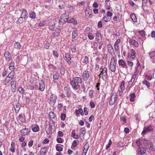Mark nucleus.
<instances>
[{"instance_id": "f257e3e1", "label": "nucleus", "mask_w": 155, "mask_h": 155, "mask_svg": "<svg viewBox=\"0 0 155 155\" xmlns=\"http://www.w3.org/2000/svg\"><path fill=\"white\" fill-rule=\"evenodd\" d=\"M71 84L73 88L75 90H78L80 88L81 85V80L80 77H75L72 79H70Z\"/></svg>"}, {"instance_id": "f03ea898", "label": "nucleus", "mask_w": 155, "mask_h": 155, "mask_svg": "<svg viewBox=\"0 0 155 155\" xmlns=\"http://www.w3.org/2000/svg\"><path fill=\"white\" fill-rule=\"evenodd\" d=\"M143 144L144 147L150 151L155 150V148L153 146L152 143L149 140L147 139L143 140Z\"/></svg>"}, {"instance_id": "7ed1b4c3", "label": "nucleus", "mask_w": 155, "mask_h": 155, "mask_svg": "<svg viewBox=\"0 0 155 155\" xmlns=\"http://www.w3.org/2000/svg\"><path fill=\"white\" fill-rule=\"evenodd\" d=\"M69 18V15L65 13L63 14L60 17L59 23L60 24L63 25L66 22H67Z\"/></svg>"}, {"instance_id": "20e7f679", "label": "nucleus", "mask_w": 155, "mask_h": 155, "mask_svg": "<svg viewBox=\"0 0 155 155\" xmlns=\"http://www.w3.org/2000/svg\"><path fill=\"white\" fill-rule=\"evenodd\" d=\"M110 68L113 72H114L116 69V63L115 59L114 57H112L110 60Z\"/></svg>"}, {"instance_id": "39448f33", "label": "nucleus", "mask_w": 155, "mask_h": 155, "mask_svg": "<svg viewBox=\"0 0 155 155\" xmlns=\"http://www.w3.org/2000/svg\"><path fill=\"white\" fill-rule=\"evenodd\" d=\"M117 94L114 92V93L109 100V104L110 105H112L114 104L115 103V101L117 100Z\"/></svg>"}, {"instance_id": "423d86ee", "label": "nucleus", "mask_w": 155, "mask_h": 155, "mask_svg": "<svg viewBox=\"0 0 155 155\" xmlns=\"http://www.w3.org/2000/svg\"><path fill=\"white\" fill-rule=\"evenodd\" d=\"M101 71V73L100 74L99 76H101L102 78L104 77L105 78H107V69L106 67L104 68H101L100 69Z\"/></svg>"}, {"instance_id": "0eeeda50", "label": "nucleus", "mask_w": 155, "mask_h": 155, "mask_svg": "<svg viewBox=\"0 0 155 155\" xmlns=\"http://www.w3.org/2000/svg\"><path fill=\"white\" fill-rule=\"evenodd\" d=\"M153 129V127L151 126H150L147 127H145L144 128L141 134L143 135L145 134L147 132L152 131Z\"/></svg>"}, {"instance_id": "6e6552de", "label": "nucleus", "mask_w": 155, "mask_h": 155, "mask_svg": "<svg viewBox=\"0 0 155 155\" xmlns=\"http://www.w3.org/2000/svg\"><path fill=\"white\" fill-rule=\"evenodd\" d=\"M78 31L76 29H74L73 32L72 33V37L73 39L72 40V41H74L77 39L78 38Z\"/></svg>"}, {"instance_id": "1a4fd4ad", "label": "nucleus", "mask_w": 155, "mask_h": 155, "mask_svg": "<svg viewBox=\"0 0 155 155\" xmlns=\"http://www.w3.org/2000/svg\"><path fill=\"white\" fill-rule=\"evenodd\" d=\"M128 55H129L132 59H134L136 57V52L132 48L130 49V53H129Z\"/></svg>"}, {"instance_id": "9d476101", "label": "nucleus", "mask_w": 155, "mask_h": 155, "mask_svg": "<svg viewBox=\"0 0 155 155\" xmlns=\"http://www.w3.org/2000/svg\"><path fill=\"white\" fill-rule=\"evenodd\" d=\"M118 64L120 66H121L123 68H127L124 61L122 59H120L119 60Z\"/></svg>"}, {"instance_id": "9b49d317", "label": "nucleus", "mask_w": 155, "mask_h": 155, "mask_svg": "<svg viewBox=\"0 0 155 155\" xmlns=\"http://www.w3.org/2000/svg\"><path fill=\"white\" fill-rule=\"evenodd\" d=\"M137 151L138 153L140 155H143L145 154L146 152L145 149L143 147H140L137 149Z\"/></svg>"}, {"instance_id": "f8f14e48", "label": "nucleus", "mask_w": 155, "mask_h": 155, "mask_svg": "<svg viewBox=\"0 0 155 155\" xmlns=\"http://www.w3.org/2000/svg\"><path fill=\"white\" fill-rule=\"evenodd\" d=\"M57 98V97L55 94H52L50 96V100L51 101L54 103L56 102Z\"/></svg>"}, {"instance_id": "ddd939ff", "label": "nucleus", "mask_w": 155, "mask_h": 155, "mask_svg": "<svg viewBox=\"0 0 155 155\" xmlns=\"http://www.w3.org/2000/svg\"><path fill=\"white\" fill-rule=\"evenodd\" d=\"M129 42L132 45L136 47H137L139 46V44L136 41L132 39L129 40Z\"/></svg>"}, {"instance_id": "4468645a", "label": "nucleus", "mask_w": 155, "mask_h": 155, "mask_svg": "<svg viewBox=\"0 0 155 155\" xmlns=\"http://www.w3.org/2000/svg\"><path fill=\"white\" fill-rule=\"evenodd\" d=\"M107 48L108 51L111 54H112L114 51V48L111 45L109 44L107 45Z\"/></svg>"}, {"instance_id": "2eb2a0df", "label": "nucleus", "mask_w": 155, "mask_h": 155, "mask_svg": "<svg viewBox=\"0 0 155 155\" xmlns=\"http://www.w3.org/2000/svg\"><path fill=\"white\" fill-rule=\"evenodd\" d=\"M21 16L26 19L27 18H28V14L27 12L25 9H22Z\"/></svg>"}, {"instance_id": "dca6fc26", "label": "nucleus", "mask_w": 155, "mask_h": 155, "mask_svg": "<svg viewBox=\"0 0 155 155\" xmlns=\"http://www.w3.org/2000/svg\"><path fill=\"white\" fill-rule=\"evenodd\" d=\"M20 132L23 135L25 136L27 135L30 132V131H28V129L25 128L22 129L20 131Z\"/></svg>"}, {"instance_id": "f3484780", "label": "nucleus", "mask_w": 155, "mask_h": 155, "mask_svg": "<svg viewBox=\"0 0 155 155\" xmlns=\"http://www.w3.org/2000/svg\"><path fill=\"white\" fill-rule=\"evenodd\" d=\"M48 151V148L47 147H44L42 148L40 151V155H44V154L47 152Z\"/></svg>"}, {"instance_id": "a211bd4d", "label": "nucleus", "mask_w": 155, "mask_h": 155, "mask_svg": "<svg viewBox=\"0 0 155 155\" xmlns=\"http://www.w3.org/2000/svg\"><path fill=\"white\" fill-rule=\"evenodd\" d=\"M11 90L12 91H15L16 85V81H13L11 82Z\"/></svg>"}, {"instance_id": "6ab92c4d", "label": "nucleus", "mask_w": 155, "mask_h": 155, "mask_svg": "<svg viewBox=\"0 0 155 155\" xmlns=\"http://www.w3.org/2000/svg\"><path fill=\"white\" fill-rule=\"evenodd\" d=\"M45 88V85L44 82L42 81H41L39 83V89L41 91H43L44 90Z\"/></svg>"}, {"instance_id": "aec40b11", "label": "nucleus", "mask_w": 155, "mask_h": 155, "mask_svg": "<svg viewBox=\"0 0 155 155\" xmlns=\"http://www.w3.org/2000/svg\"><path fill=\"white\" fill-rule=\"evenodd\" d=\"M4 56L5 58V60H8L11 58V55L8 51H7L5 52Z\"/></svg>"}, {"instance_id": "412c9836", "label": "nucleus", "mask_w": 155, "mask_h": 155, "mask_svg": "<svg viewBox=\"0 0 155 155\" xmlns=\"http://www.w3.org/2000/svg\"><path fill=\"white\" fill-rule=\"evenodd\" d=\"M20 107L21 104L19 103H17L15 106L14 107V108L16 113L17 114L18 113L19 110H20Z\"/></svg>"}, {"instance_id": "4be33fe9", "label": "nucleus", "mask_w": 155, "mask_h": 155, "mask_svg": "<svg viewBox=\"0 0 155 155\" xmlns=\"http://www.w3.org/2000/svg\"><path fill=\"white\" fill-rule=\"evenodd\" d=\"M75 113L76 115H79L81 114L82 116L84 115L83 110L82 109H79L78 110H76Z\"/></svg>"}, {"instance_id": "5701e85b", "label": "nucleus", "mask_w": 155, "mask_h": 155, "mask_svg": "<svg viewBox=\"0 0 155 155\" xmlns=\"http://www.w3.org/2000/svg\"><path fill=\"white\" fill-rule=\"evenodd\" d=\"M145 140V139H139L137 140L136 142V144L137 146H140V145H142L143 146V140Z\"/></svg>"}, {"instance_id": "b1692460", "label": "nucleus", "mask_w": 155, "mask_h": 155, "mask_svg": "<svg viewBox=\"0 0 155 155\" xmlns=\"http://www.w3.org/2000/svg\"><path fill=\"white\" fill-rule=\"evenodd\" d=\"M130 17L132 21L134 22H136L137 21V17L134 13H132L131 14Z\"/></svg>"}, {"instance_id": "393cba45", "label": "nucleus", "mask_w": 155, "mask_h": 155, "mask_svg": "<svg viewBox=\"0 0 155 155\" xmlns=\"http://www.w3.org/2000/svg\"><path fill=\"white\" fill-rule=\"evenodd\" d=\"M14 48L15 49L19 50L21 48V45L18 42H16L14 44Z\"/></svg>"}, {"instance_id": "a878e982", "label": "nucleus", "mask_w": 155, "mask_h": 155, "mask_svg": "<svg viewBox=\"0 0 155 155\" xmlns=\"http://www.w3.org/2000/svg\"><path fill=\"white\" fill-rule=\"evenodd\" d=\"M77 22L76 20L74 18H70L69 19L68 18V19L67 21V23H72L74 24H76Z\"/></svg>"}, {"instance_id": "bb28decb", "label": "nucleus", "mask_w": 155, "mask_h": 155, "mask_svg": "<svg viewBox=\"0 0 155 155\" xmlns=\"http://www.w3.org/2000/svg\"><path fill=\"white\" fill-rule=\"evenodd\" d=\"M26 19H25L24 18L21 16L19 18L17 22L18 23H23V22L25 21Z\"/></svg>"}, {"instance_id": "cd10ccee", "label": "nucleus", "mask_w": 155, "mask_h": 155, "mask_svg": "<svg viewBox=\"0 0 155 155\" xmlns=\"http://www.w3.org/2000/svg\"><path fill=\"white\" fill-rule=\"evenodd\" d=\"M83 78L84 81H87V71L86 70L84 71L83 72Z\"/></svg>"}, {"instance_id": "c85d7f7f", "label": "nucleus", "mask_w": 155, "mask_h": 155, "mask_svg": "<svg viewBox=\"0 0 155 155\" xmlns=\"http://www.w3.org/2000/svg\"><path fill=\"white\" fill-rule=\"evenodd\" d=\"M30 17L33 19H35L36 17V15L35 12H31L29 13Z\"/></svg>"}, {"instance_id": "c756f323", "label": "nucleus", "mask_w": 155, "mask_h": 155, "mask_svg": "<svg viewBox=\"0 0 155 155\" xmlns=\"http://www.w3.org/2000/svg\"><path fill=\"white\" fill-rule=\"evenodd\" d=\"M15 68V64L14 62H11L10 64L9 69L10 70L13 71H14Z\"/></svg>"}, {"instance_id": "7c9ffc66", "label": "nucleus", "mask_w": 155, "mask_h": 155, "mask_svg": "<svg viewBox=\"0 0 155 155\" xmlns=\"http://www.w3.org/2000/svg\"><path fill=\"white\" fill-rule=\"evenodd\" d=\"M125 82L124 81H122L120 84V89L121 90V92L122 93L123 91L125 89Z\"/></svg>"}, {"instance_id": "2f4dec72", "label": "nucleus", "mask_w": 155, "mask_h": 155, "mask_svg": "<svg viewBox=\"0 0 155 155\" xmlns=\"http://www.w3.org/2000/svg\"><path fill=\"white\" fill-rule=\"evenodd\" d=\"M81 60L82 62L86 64L87 62V57L85 56L82 57Z\"/></svg>"}, {"instance_id": "473e14b6", "label": "nucleus", "mask_w": 155, "mask_h": 155, "mask_svg": "<svg viewBox=\"0 0 155 155\" xmlns=\"http://www.w3.org/2000/svg\"><path fill=\"white\" fill-rule=\"evenodd\" d=\"M135 97V95L134 93L131 94L130 95V101L131 102H133L134 101V98Z\"/></svg>"}, {"instance_id": "72a5a7b5", "label": "nucleus", "mask_w": 155, "mask_h": 155, "mask_svg": "<svg viewBox=\"0 0 155 155\" xmlns=\"http://www.w3.org/2000/svg\"><path fill=\"white\" fill-rule=\"evenodd\" d=\"M55 24L54 23H50V25H49V28L51 30H52L54 27Z\"/></svg>"}, {"instance_id": "f704fd0d", "label": "nucleus", "mask_w": 155, "mask_h": 155, "mask_svg": "<svg viewBox=\"0 0 155 155\" xmlns=\"http://www.w3.org/2000/svg\"><path fill=\"white\" fill-rule=\"evenodd\" d=\"M32 131L34 132H37L39 130V127L38 126H36L32 128Z\"/></svg>"}, {"instance_id": "c9c22d12", "label": "nucleus", "mask_w": 155, "mask_h": 155, "mask_svg": "<svg viewBox=\"0 0 155 155\" xmlns=\"http://www.w3.org/2000/svg\"><path fill=\"white\" fill-rule=\"evenodd\" d=\"M49 115L51 118H54L55 117V114L53 112L50 111L49 113Z\"/></svg>"}, {"instance_id": "e433bc0d", "label": "nucleus", "mask_w": 155, "mask_h": 155, "mask_svg": "<svg viewBox=\"0 0 155 155\" xmlns=\"http://www.w3.org/2000/svg\"><path fill=\"white\" fill-rule=\"evenodd\" d=\"M53 79L54 80H58L59 78V76L57 73L56 72L55 73H54L53 76Z\"/></svg>"}, {"instance_id": "4c0bfd02", "label": "nucleus", "mask_w": 155, "mask_h": 155, "mask_svg": "<svg viewBox=\"0 0 155 155\" xmlns=\"http://www.w3.org/2000/svg\"><path fill=\"white\" fill-rule=\"evenodd\" d=\"M90 105L91 108H94L95 106L94 102L92 100L90 102Z\"/></svg>"}, {"instance_id": "58836bf2", "label": "nucleus", "mask_w": 155, "mask_h": 155, "mask_svg": "<svg viewBox=\"0 0 155 155\" xmlns=\"http://www.w3.org/2000/svg\"><path fill=\"white\" fill-rule=\"evenodd\" d=\"M18 118L19 119L21 120L22 122H24L25 121V119H23V114H22L19 115Z\"/></svg>"}, {"instance_id": "ea45409f", "label": "nucleus", "mask_w": 155, "mask_h": 155, "mask_svg": "<svg viewBox=\"0 0 155 155\" xmlns=\"http://www.w3.org/2000/svg\"><path fill=\"white\" fill-rule=\"evenodd\" d=\"M88 37L89 38V39L90 40L93 39L94 37V36L93 34L92 33H89L88 34Z\"/></svg>"}, {"instance_id": "a19ab883", "label": "nucleus", "mask_w": 155, "mask_h": 155, "mask_svg": "<svg viewBox=\"0 0 155 155\" xmlns=\"http://www.w3.org/2000/svg\"><path fill=\"white\" fill-rule=\"evenodd\" d=\"M18 90L19 92L21 94H23L24 92V91L23 90V89L22 87H18Z\"/></svg>"}, {"instance_id": "79ce46f5", "label": "nucleus", "mask_w": 155, "mask_h": 155, "mask_svg": "<svg viewBox=\"0 0 155 155\" xmlns=\"http://www.w3.org/2000/svg\"><path fill=\"white\" fill-rule=\"evenodd\" d=\"M143 84H145V85L146 86H147V87H150V83H149L146 80H144L143 82Z\"/></svg>"}, {"instance_id": "37998d69", "label": "nucleus", "mask_w": 155, "mask_h": 155, "mask_svg": "<svg viewBox=\"0 0 155 155\" xmlns=\"http://www.w3.org/2000/svg\"><path fill=\"white\" fill-rule=\"evenodd\" d=\"M55 32H52V34L55 35H58L61 32V30L60 29L57 28L55 31Z\"/></svg>"}, {"instance_id": "c03bdc74", "label": "nucleus", "mask_w": 155, "mask_h": 155, "mask_svg": "<svg viewBox=\"0 0 155 155\" xmlns=\"http://www.w3.org/2000/svg\"><path fill=\"white\" fill-rule=\"evenodd\" d=\"M72 136L74 138L77 139L78 136V135H76V133L74 131H73L72 133Z\"/></svg>"}, {"instance_id": "a18cd8bd", "label": "nucleus", "mask_w": 155, "mask_h": 155, "mask_svg": "<svg viewBox=\"0 0 155 155\" xmlns=\"http://www.w3.org/2000/svg\"><path fill=\"white\" fill-rule=\"evenodd\" d=\"M149 55L151 58L155 56V51H153L149 53Z\"/></svg>"}, {"instance_id": "49530a36", "label": "nucleus", "mask_w": 155, "mask_h": 155, "mask_svg": "<svg viewBox=\"0 0 155 155\" xmlns=\"http://www.w3.org/2000/svg\"><path fill=\"white\" fill-rule=\"evenodd\" d=\"M103 20L105 22H107L109 21L110 20V18L109 17H107L106 16H105L103 18Z\"/></svg>"}, {"instance_id": "de8ad7c7", "label": "nucleus", "mask_w": 155, "mask_h": 155, "mask_svg": "<svg viewBox=\"0 0 155 155\" xmlns=\"http://www.w3.org/2000/svg\"><path fill=\"white\" fill-rule=\"evenodd\" d=\"M56 149L58 151H61L63 150V148L60 146H56Z\"/></svg>"}, {"instance_id": "09e8293b", "label": "nucleus", "mask_w": 155, "mask_h": 155, "mask_svg": "<svg viewBox=\"0 0 155 155\" xmlns=\"http://www.w3.org/2000/svg\"><path fill=\"white\" fill-rule=\"evenodd\" d=\"M112 143V141L110 140H109V141L108 142V144H107L106 146V148L107 149H108L110 146L111 145V144Z\"/></svg>"}, {"instance_id": "8fccbe9b", "label": "nucleus", "mask_w": 155, "mask_h": 155, "mask_svg": "<svg viewBox=\"0 0 155 155\" xmlns=\"http://www.w3.org/2000/svg\"><path fill=\"white\" fill-rule=\"evenodd\" d=\"M86 144L84 145V149L83 150V153L82 154V155H86L87 152V149H85V147H86Z\"/></svg>"}, {"instance_id": "3c124183", "label": "nucleus", "mask_w": 155, "mask_h": 155, "mask_svg": "<svg viewBox=\"0 0 155 155\" xmlns=\"http://www.w3.org/2000/svg\"><path fill=\"white\" fill-rule=\"evenodd\" d=\"M66 117V115L64 114L63 113L61 114V120H64Z\"/></svg>"}, {"instance_id": "603ef678", "label": "nucleus", "mask_w": 155, "mask_h": 155, "mask_svg": "<svg viewBox=\"0 0 155 155\" xmlns=\"http://www.w3.org/2000/svg\"><path fill=\"white\" fill-rule=\"evenodd\" d=\"M65 57L66 59L71 60V55L68 54H65Z\"/></svg>"}, {"instance_id": "864d4df0", "label": "nucleus", "mask_w": 155, "mask_h": 155, "mask_svg": "<svg viewBox=\"0 0 155 155\" xmlns=\"http://www.w3.org/2000/svg\"><path fill=\"white\" fill-rule=\"evenodd\" d=\"M12 72L10 73L8 75L7 78H11V79H12L13 78L14 75L11 74Z\"/></svg>"}, {"instance_id": "5fc2aeb1", "label": "nucleus", "mask_w": 155, "mask_h": 155, "mask_svg": "<svg viewBox=\"0 0 155 155\" xmlns=\"http://www.w3.org/2000/svg\"><path fill=\"white\" fill-rule=\"evenodd\" d=\"M113 15V14L112 13L109 12V11H108L107 12V17H111Z\"/></svg>"}, {"instance_id": "6e6d98bb", "label": "nucleus", "mask_w": 155, "mask_h": 155, "mask_svg": "<svg viewBox=\"0 0 155 155\" xmlns=\"http://www.w3.org/2000/svg\"><path fill=\"white\" fill-rule=\"evenodd\" d=\"M89 95L90 97L92 98L93 96V91L92 90H90L89 92Z\"/></svg>"}, {"instance_id": "4d7b16f0", "label": "nucleus", "mask_w": 155, "mask_h": 155, "mask_svg": "<svg viewBox=\"0 0 155 155\" xmlns=\"http://www.w3.org/2000/svg\"><path fill=\"white\" fill-rule=\"evenodd\" d=\"M147 0H142V6H147Z\"/></svg>"}, {"instance_id": "13d9d810", "label": "nucleus", "mask_w": 155, "mask_h": 155, "mask_svg": "<svg viewBox=\"0 0 155 155\" xmlns=\"http://www.w3.org/2000/svg\"><path fill=\"white\" fill-rule=\"evenodd\" d=\"M53 54L56 57H58L59 55L58 54V52L56 51H53Z\"/></svg>"}, {"instance_id": "bf43d9fd", "label": "nucleus", "mask_w": 155, "mask_h": 155, "mask_svg": "<svg viewBox=\"0 0 155 155\" xmlns=\"http://www.w3.org/2000/svg\"><path fill=\"white\" fill-rule=\"evenodd\" d=\"M140 35L142 36H144L145 35V32L143 31H139Z\"/></svg>"}, {"instance_id": "052dcab7", "label": "nucleus", "mask_w": 155, "mask_h": 155, "mask_svg": "<svg viewBox=\"0 0 155 155\" xmlns=\"http://www.w3.org/2000/svg\"><path fill=\"white\" fill-rule=\"evenodd\" d=\"M80 133L84 135L85 133V129L84 128H82L81 130Z\"/></svg>"}, {"instance_id": "680f3d73", "label": "nucleus", "mask_w": 155, "mask_h": 155, "mask_svg": "<svg viewBox=\"0 0 155 155\" xmlns=\"http://www.w3.org/2000/svg\"><path fill=\"white\" fill-rule=\"evenodd\" d=\"M114 49L116 51H118L119 49V48L118 45H114Z\"/></svg>"}, {"instance_id": "e2e57ef3", "label": "nucleus", "mask_w": 155, "mask_h": 155, "mask_svg": "<svg viewBox=\"0 0 155 155\" xmlns=\"http://www.w3.org/2000/svg\"><path fill=\"white\" fill-rule=\"evenodd\" d=\"M127 63L128 65L130 66H132L133 65V62L130 61H127Z\"/></svg>"}, {"instance_id": "0e129e2a", "label": "nucleus", "mask_w": 155, "mask_h": 155, "mask_svg": "<svg viewBox=\"0 0 155 155\" xmlns=\"http://www.w3.org/2000/svg\"><path fill=\"white\" fill-rule=\"evenodd\" d=\"M120 120L121 121H123L124 123L126 122V119L124 117L122 116L120 117Z\"/></svg>"}, {"instance_id": "69168bd1", "label": "nucleus", "mask_w": 155, "mask_h": 155, "mask_svg": "<svg viewBox=\"0 0 155 155\" xmlns=\"http://www.w3.org/2000/svg\"><path fill=\"white\" fill-rule=\"evenodd\" d=\"M33 144V141L31 140L28 143V145L29 147H31Z\"/></svg>"}, {"instance_id": "338daca9", "label": "nucleus", "mask_w": 155, "mask_h": 155, "mask_svg": "<svg viewBox=\"0 0 155 155\" xmlns=\"http://www.w3.org/2000/svg\"><path fill=\"white\" fill-rule=\"evenodd\" d=\"M102 26V22L101 21H99L98 23L97 27L98 28H101Z\"/></svg>"}, {"instance_id": "774afa93", "label": "nucleus", "mask_w": 155, "mask_h": 155, "mask_svg": "<svg viewBox=\"0 0 155 155\" xmlns=\"http://www.w3.org/2000/svg\"><path fill=\"white\" fill-rule=\"evenodd\" d=\"M58 135L59 137H62L63 136L64 134L61 131H59L58 133Z\"/></svg>"}]
</instances>
